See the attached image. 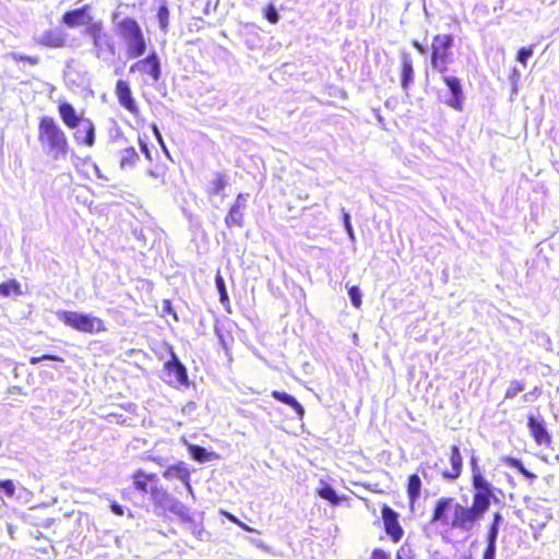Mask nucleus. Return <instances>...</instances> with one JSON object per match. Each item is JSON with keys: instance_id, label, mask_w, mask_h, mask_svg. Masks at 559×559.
I'll return each instance as SVG.
<instances>
[{"instance_id": "1", "label": "nucleus", "mask_w": 559, "mask_h": 559, "mask_svg": "<svg viewBox=\"0 0 559 559\" xmlns=\"http://www.w3.org/2000/svg\"><path fill=\"white\" fill-rule=\"evenodd\" d=\"M473 500L469 507L451 497H442L436 501L431 513V522L461 532L472 531L489 510L495 499L490 483L481 474L475 457L471 459Z\"/></svg>"}, {"instance_id": "2", "label": "nucleus", "mask_w": 559, "mask_h": 559, "mask_svg": "<svg viewBox=\"0 0 559 559\" xmlns=\"http://www.w3.org/2000/svg\"><path fill=\"white\" fill-rule=\"evenodd\" d=\"M37 139L41 148L53 159L66 157L70 151L66 132L51 116L38 118Z\"/></svg>"}, {"instance_id": "3", "label": "nucleus", "mask_w": 559, "mask_h": 559, "mask_svg": "<svg viewBox=\"0 0 559 559\" xmlns=\"http://www.w3.org/2000/svg\"><path fill=\"white\" fill-rule=\"evenodd\" d=\"M116 34L122 44L127 59L134 60L146 52L147 39L134 17L126 16L117 22Z\"/></svg>"}, {"instance_id": "4", "label": "nucleus", "mask_w": 559, "mask_h": 559, "mask_svg": "<svg viewBox=\"0 0 559 559\" xmlns=\"http://www.w3.org/2000/svg\"><path fill=\"white\" fill-rule=\"evenodd\" d=\"M84 33L91 39L92 52L97 59L110 60L118 55L116 41L103 21L87 23Z\"/></svg>"}, {"instance_id": "5", "label": "nucleus", "mask_w": 559, "mask_h": 559, "mask_svg": "<svg viewBox=\"0 0 559 559\" xmlns=\"http://www.w3.org/2000/svg\"><path fill=\"white\" fill-rule=\"evenodd\" d=\"M132 481L134 490L150 496L156 506L163 507L169 501V495L160 484L156 473H146L141 468L136 469L132 474Z\"/></svg>"}, {"instance_id": "6", "label": "nucleus", "mask_w": 559, "mask_h": 559, "mask_svg": "<svg viewBox=\"0 0 559 559\" xmlns=\"http://www.w3.org/2000/svg\"><path fill=\"white\" fill-rule=\"evenodd\" d=\"M453 45L454 36L452 34H437L432 37L429 62L435 71L441 74L449 71V66L452 63L451 49Z\"/></svg>"}, {"instance_id": "7", "label": "nucleus", "mask_w": 559, "mask_h": 559, "mask_svg": "<svg viewBox=\"0 0 559 559\" xmlns=\"http://www.w3.org/2000/svg\"><path fill=\"white\" fill-rule=\"evenodd\" d=\"M58 318L64 325L81 333L97 334L107 331L105 322L91 313L60 311Z\"/></svg>"}, {"instance_id": "8", "label": "nucleus", "mask_w": 559, "mask_h": 559, "mask_svg": "<svg viewBox=\"0 0 559 559\" xmlns=\"http://www.w3.org/2000/svg\"><path fill=\"white\" fill-rule=\"evenodd\" d=\"M114 94L119 106L134 119L135 127L143 128L146 124V119L142 114L140 103L138 102L130 83L127 80H117Z\"/></svg>"}, {"instance_id": "9", "label": "nucleus", "mask_w": 559, "mask_h": 559, "mask_svg": "<svg viewBox=\"0 0 559 559\" xmlns=\"http://www.w3.org/2000/svg\"><path fill=\"white\" fill-rule=\"evenodd\" d=\"M129 72H139L142 75H147L153 82H158L162 78V67L157 52L152 50L144 58L133 62Z\"/></svg>"}, {"instance_id": "10", "label": "nucleus", "mask_w": 559, "mask_h": 559, "mask_svg": "<svg viewBox=\"0 0 559 559\" xmlns=\"http://www.w3.org/2000/svg\"><path fill=\"white\" fill-rule=\"evenodd\" d=\"M381 516L384 532L389 536L390 540L394 544L401 542L404 536V530L400 523V514L390 506L383 504L381 507Z\"/></svg>"}, {"instance_id": "11", "label": "nucleus", "mask_w": 559, "mask_h": 559, "mask_svg": "<svg viewBox=\"0 0 559 559\" xmlns=\"http://www.w3.org/2000/svg\"><path fill=\"white\" fill-rule=\"evenodd\" d=\"M442 82L449 88V92L451 94L450 98L447 99L445 104L455 111L462 112L464 109L465 96L461 80L453 75H443Z\"/></svg>"}, {"instance_id": "12", "label": "nucleus", "mask_w": 559, "mask_h": 559, "mask_svg": "<svg viewBox=\"0 0 559 559\" xmlns=\"http://www.w3.org/2000/svg\"><path fill=\"white\" fill-rule=\"evenodd\" d=\"M248 198L249 194L242 192L236 195L234 204L229 207L225 216V224L228 228L243 226V210L246 209Z\"/></svg>"}, {"instance_id": "13", "label": "nucleus", "mask_w": 559, "mask_h": 559, "mask_svg": "<svg viewBox=\"0 0 559 559\" xmlns=\"http://www.w3.org/2000/svg\"><path fill=\"white\" fill-rule=\"evenodd\" d=\"M527 427L531 437L538 447H544L546 449L551 447L552 438L543 420H537L533 415H528Z\"/></svg>"}, {"instance_id": "14", "label": "nucleus", "mask_w": 559, "mask_h": 559, "mask_svg": "<svg viewBox=\"0 0 559 559\" xmlns=\"http://www.w3.org/2000/svg\"><path fill=\"white\" fill-rule=\"evenodd\" d=\"M57 109L62 123L69 130L76 129L80 127L81 121H85L86 117H84L83 114L78 112L74 106L67 100L58 102Z\"/></svg>"}, {"instance_id": "15", "label": "nucleus", "mask_w": 559, "mask_h": 559, "mask_svg": "<svg viewBox=\"0 0 559 559\" xmlns=\"http://www.w3.org/2000/svg\"><path fill=\"white\" fill-rule=\"evenodd\" d=\"M449 463L450 466L445 467L441 472V476L445 480L454 481L462 475L463 472V456L461 454L459 445H451L449 453Z\"/></svg>"}, {"instance_id": "16", "label": "nucleus", "mask_w": 559, "mask_h": 559, "mask_svg": "<svg viewBox=\"0 0 559 559\" xmlns=\"http://www.w3.org/2000/svg\"><path fill=\"white\" fill-rule=\"evenodd\" d=\"M90 5L85 4L81 8L69 10L63 13L61 17V22L68 27L74 28L78 26L85 25L87 27V23H93L92 17L88 15Z\"/></svg>"}, {"instance_id": "17", "label": "nucleus", "mask_w": 559, "mask_h": 559, "mask_svg": "<svg viewBox=\"0 0 559 559\" xmlns=\"http://www.w3.org/2000/svg\"><path fill=\"white\" fill-rule=\"evenodd\" d=\"M38 44L47 48H63L68 44V34L59 28H50L43 33Z\"/></svg>"}, {"instance_id": "18", "label": "nucleus", "mask_w": 559, "mask_h": 559, "mask_svg": "<svg viewBox=\"0 0 559 559\" xmlns=\"http://www.w3.org/2000/svg\"><path fill=\"white\" fill-rule=\"evenodd\" d=\"M73 138L78 144L92 147L95 144V124L90 118L81 121L80 127L74 129Z\"/></svg>"}, {"instance_id": "19", "label": "nucleus", "mask_w": 559, "mask_h": 559, "mask_svg": "<svg viewBox=\"0 0 559 559\" xmlns=\"http://www.w3.org/2000/svg\"><path fill=\"white\" fill-rule=\"evenodd\" d=\"M164 370L179 384L188 383L186 367L179 361L175 352H170V359L164 364Z\"/></svg>"}, {"instance_id": "20", "label": "nucleus", "mask_w": 559, "mask_h": 559, "mask_svg": "<svg viewBox=\"0 0 559 559\" xmlns=\"http://www.w3.org/2000/svg\"><path fill=\"white\" fill-rule=\"evenodd\" d=\"M400 74L401 85L404 91H407L409 85L414 82L413 58L408 52L401 55Z\"/></svg>"}, {"instance_id": "21", "label": "nucleus", "mask_w": 559, "mask_h": 559, "mask_svg": "<svg viewBox=\"0 0 559 559\" xmlns=\"http://www.w3.org/2000/svg\"><path fill=\"white\" fill-rule=\"evenodd\" d=\"M406 492L409 506L413 508L421 493V479L418 474H411L407 477Z\"/></svg>"}, {"instance_id": "22", "label": "nucleus", "mask_w": 559, "mask_h": 559, "mask_svg": "<svg viewBox=\"0 0 559 559\" xmlns=\"http://www.w3.org/2000/svg\"><path fill=\"white\" fill-rule=\"evenodd\" d=\"M163 476L166 479H171L176 477L188 486L190 484V471L187 468L183 462L168 466L164 471Z\"/></svg>"}, {"instance_id": "23", "label": "nucleus", "mask_w": 559, "mask_h": 559, "mask_svg": "<svg viewBox=\"0 0 559 559\" xmlns=\"http://www.w3.org/2000/svg\"><path fill=\"white\" fill-rule=\"evenodd\" d=\"M271 396L278 402H282L288 406H290L299 418H302L305 415L304 406L292 395L286 392L274 390L271 392Z\"/></svg>"}, {"instance_id": "24", "label": "nucleus", "mask_w": 559, "mask_h": 559, "mask_svg": "<svg viewBox=\"0 0 559 559\" xmlns=\"http://www.w3.org/2000/svg\"><path fill=\"white\" fill-rule=\"evenodd\" d=\"M227 185L228 180L226 175H224L223 173H216L211 181L210 187L206 190L207 195L217 197L223 194Z\"/></svg>"}, {"instance_id": "25", "label": "nucleus", "mask_w": 559, "mask_h": 559, "mask_svg": "<svg viewBox=\"0 0 559 559\" xmlns=\"http://www.w3.org/2000/svg\"><path fill=\"white\" fill-rule=\"evenodd\" d=\"M23 295L22 286L19 281L11 278L4 283L0 284V297H17Z\"/></svg>"}, {"instance_id": "26", "label": "nucleus", "mask_w": 559, "mask_h": 559, "mask_svg": "<svg viewBox=\"0 0 559 559\" xmlns=\"http://www.w3.org/2000/svg\"><path fill=\"white\" fill-rule=\"evenodd\" d=\"M317 493L332 506H338L342 501L348 500L346 496H338L334 488L328 484L318 489Z\"/></svg>"}, {"instance_id": "27", "label": "nucleus", "mask_w": 559, "mask_h": 559, "mask_svg": "<svg viewBox=\"0 0 559 559\" xmlns=\"http://www.w3.org/2000/svg\"><path fill=\"white\" fill-rule=\"evenodd\" d=\"M139 158V154L134 147H126L120 152V167L122 169L132 168L138 163Z\"/></svg>"}, {"instance_id": "28", "label": "nucleus", "mask_w": 559, "mask_h": 559, "mask_svg": "<svg viewBox=\"0 0 559 559\" xmlns=\"http://www.w3.org/2000/svg\"><path fill=\"white\" fill-rule=\"evenodd\" d=\"M503 463L509 467L515 468L527 480L533 481L536 479V475L527 471L520 459L507 456L503 459Z\"/></svg>"}, {"instance_id": "29", "label": "nucleus", "mask_w": 559, "mask_h": 559, "mask_svg": "<svg viewBox=\"0 0 559 559\" xmlns=\"http://www.w3.org/2000/svg\"><path fill=\"white\" fill-rule=\"evenodd\" d=\"M169 9L167 7L166 1H160L157 12H156V19L159 24L160 29L165 33L168 29L169 25Z\"/></svg>"}, {"instance_id": "30", "label": "nucleus", "mask_w": 559, "mask_h": 559, "mask_svg": "<svg viewBox=\"0 0 559 559\" xmlns=\"http://www.w3.org/2000/svg\"><path fill=\"white\" fill-rule=\"evenodd\" d=\"M188 450L192 459L200 463H204L211 460L212 454L209 453L206 449L201 445L190 444Z\"/></svg>"}, {"instance_id": "31", "label": "nucleus", "mask_w": 559, "mask_h": 559, "mask_svg": "<svg viewBox=\"0 0 559 559\" xmlns=\"http://www.w3.org/2000/svg\"><path fill=\"white\" fill-rule=\"evenodd\" d=\"M524 383L520 380L510 381L509 386L504 391V399L513 400L519 393H521L524 390Z\"/></svg>"}, {"instance_id": "32", "label": "nucleus", "mask_w": 559, "mask_h": 559, "mask_svg": "<svg viewBox=\"0 0 559 559\" xmlns=\"http://www.w3.org/2000/svg\"><path fill=\"white\" fill-rule=\"evenodd\" d=\"M2 493L8 498H12L15 495V485L13 480H0V500L3 502Z\"/></svg>"}, {"instance_id": "33", "label": "nucleus", "mask_w": 559, "mask_h": 559, "mask_svg": "<svg viewBox=\"0 0 559 559\" xmlns=\"http://www.w3.org/2000/svg\"><path fill=\"white\" fill-rule=\"evenodd\" d=\"M533 53H534V45H531L528 47H522L518 51L516 60L525 67L527 63V60L533 56Z\"/></svg>"}, {"instance_id": "34", "label": "nucleus", "mask_w": 559, "mask_h": 559, "mask_svg": "<svg viewBox=\"0 0 559 559\" xmlns=\"http://www.w3.org/2000/svg\"><path fill=\"white\" fill-rule=\"evenodd\" d=\"M348 296L352 300V304L355 308H360L362 300H361V294L358 286L353 285L348 287Z\"/></svg>"}, {"instance_id": "35", "label": "nucleus", "mask_w": 559, "mask_h": 559, "mask_svg": "<svg viewBox=\"0 0 559 559\" xmlns=\"http://www.w3.org/2000/svg\"><path fill=\"white\" fill-rule=\"evenodd\" d=\"M215 284H216V287L219 292V299L222 302H227L228 301V295H227V290H226V287H225V282H224V278L223 276L217 273L216 276H215Z\"/></svg>"}, {"instance_id": "36", "label": "nucleus", "mask_w": 559, "mask_h": 559, "mask_svg": "<svg viewBox=\"0 0 559 559\" xmlns=\"http://www.w3.org/2000/svg\"><path fill=\"white\" fill-rule=\"evenodd\" d=\"M221 514H223L226 519H228L230 522H233L234 524H236L237 526H239L241 530H243L245 532H249V533H252L254 532V530L252 527H250L249 525H247L246 523H243L242 521H240L237 516H235L234 514H231L230 512H227V511H221Z\"/></svg>"}, {"instance_id": "37", "label": "nucleus", "mask_w": 559, "mask_h": 559, "mask_svg": "<svg viewBox=\"0 0 559 559\" xmlns=\"http://www.w3.org/2000/svg\"><path fill=\"white\" fill-rule=\"evenodd\" d=\"M11 58L15 62H24L32 66H36L39 62V58L37 56H25V55H19V53H12Z\"/></svg>"}, {"instance_id": "38", "label": "nucleus", "mask_w": 559, "mask_h": 559, "mask_svg": "<svg viewBox=\"0 0 559 559\" xmlns=\"http://www.w3.org/2000/svg\"><path fill=\"white\" fill-rule=\"evenodd\" d=\"M264 17L272 24H276L280 20V15L273 4L266 5L264 9Z\"/></svg>"}, {"instance_id": "39", "label": "nucleus", "mask_w": 559, "mask_h": 559, "mask_svg": "<svg viewBox=\"0 0 559 559\" xmlns=\"http://www.w3.org/2000/svg\"><path fill=\"white\" fill-rule=\"evenodd\" d=\"M43 360H53V361H59V362H63L64 359L58 355H52V354H45L43 356H39V357H31L29 358V364L31 365H37L38 362L43 361Z\"/></svg>"}, {"instance_id": "40", "label": "nucleus", "mask_w": 559, "mask_h": 559, "mask_svg": "<svg viewBox=\"0 0 559 559\" xmlns=\"http://www.w3.org/2000/svg\"><path fill=\"white\" fill-rule=\"evenodd\" d=\"M498 534L499 527L488 525L486 535L487 546H496Z\"/></svg>"}, {"instance_id": "41", "label": "nucleus", "mask_w": 559, "mask_h": 559, "mask_svg": "<svg viewBox=\"0 0 559 559\" xmlns=\"http://www.w3.org/2000/svg\"><path fill=\"white\" fill-rule=\"evenodd\" d=\"M162 312L164 316H171L176 321L178 320L177 313L173 308V304L170 299H164L162 302Z\"/></svg>"}, {"instance_id": "42", "label": "nucleus", "mask_w": 559, "mask_h": 559, "mask_svg": "<svg viewBox=\"0 0 559 559\" xmlns=\"http://www.w3.org/2000/svg\"><path fill=\"white\" fill-rule=\"evenodd\" d=\"M368 559H390V554L378 547L372 549Z\"/></svg>"}, {"instance_id": "43", "label": "nucleus", "mask_w": 559, "mask_h": 559, "mask_svg": "<svg viewBox=\"0 0 559 559\" xmlns=\"http://www.w3.org/2000/svg\"><path fill=\"white\" fill-rule=\"evenodd\" d=\"M411 552V547L408 545H402L395 555V559H409L408 554Z\"/></svg>"}, {"instance_id": "44", "label": "nucleus", "mask_w": 559, "mask_h": 559, "mask_svg": "<svg viewBox=\"0 0 559 559\" xmlns=\"http://www.w3.org/2000/svg\"><path fill=\"white\" fill-rule=\"evenodd\" d=\"M543 391L539 386H534L528 393L523 395V401L527 402L530 401V396H534L535 399L539 397L542 395Z\"/></svg>"}, {"instance_id": "45", "label": "nucleus", "mask_w": 559, "mask_h": 559, "mask_svg": "<svg viewBox=\"0 0 559 559\" xmlns=\"http://www.w3.org/2000/svg\"><path fill=\"white\" fill-rule=\"evenodd\" d=\"M481 559H496V546L486 545Z\"/></svg>"}, {"instance_id": "46", "label": "nucleus", "mask_w": 559, "mask_h": 559, "mask_svg": "<svg viewBox=\"0 0 559 559\" xmlns=\"http://www.w3.org/2000/svg\"><path fill=\"white\" fill-rule=\"evenodd\" d=\"M502 519H503V518H502L501 513H499V512H495V513L492 514L491 522H490V524H489V525H491V526H496V527H499V526H500V523L502 522Z\"/></svg>"}, {"instance_id": "47", "label": "nucleus", "mask_w": 559, "mask_h": 559, "mask_svg": "<svg viewBox=\"0 0 559 559\" xmlns=\"http://www.w3.org/2000/svg\"><path fill=\"white\" fill-rule=\"evenodd\" d=\"M343 221H344V224H345V227H346L348 234L350 236H353V227H352V224H350V217H349L348 213H344Z\"/></svg>"}, {"instance_id": "48", "label": "nucleus", "mask_w": 559, "mask_h": 559, "mask_svg": "<svg viewBox=\"0 0 559 559\" xmlns=\"http://www.w3.org/2000/svg\"><path fill=\"white\" fill-rule=\"evenodd\" d=\"M412 45L413 47L419 52V53H425L426 52V48L424 47L423 44H420L419 41L417 40H413L412 41Z\"/></svg>"}, {"instance_id": "49", "label": "nucleus", "mask_w": 559, "mask_h": 559, "mask_svg": "<svg viewBox=\"0 0 559 559\" xmlns=\"http://www.w3.org/2000/svg\"><path fill=\"white\" fill-rule=\"evenodd\" d=\"M140 142V146H141V151L145 154V156L151 159V156H150V151L147 148V145L143 142V141H139Z\"/></svg>"}, {"instance_id": "50", "label": "nucleus", "mask_w": 559, "mask_h": 559, "mask_svg": "<svg viewBox=\"0 0 559 559\" xmlns=\"http://www.w3.org/2000/svg\"><path fill=\"white\" fill-rule=\"evenodd\" d=\"M111 510L117 514V515H122L123 514V511H122V508L118 504H112L111 506Z\"/></svg>"}, {"instance_id": "51", "label": "nucleus", "mask_w": 559, "mask_h": 559, "mask_svg": "<svg viewBox=\"0 0 559 559\" xmlns=\"http://www.w3.org/2000/svg\"><path fill=\"white\" fill-rule=\"evenodd\" d=\"M428 467L427 463L425 464H420L419 467H418V471L421 473V475L427 478V473H426V468Z\"/></svg>"}, {"instance_id": "52", "label": "nucleus", "mask_w": 559, "mask_h": 559, "mask_svg": "<svg viewBox=\"0 0 559 559\" xmlns=\"http://www.w3.org/2000/svg\"><path fill=\"white\" fill-rule=\"evenodd\" d=\"M151 128H152V130H153L154 134L157 136V139H158L159 141H162V135H160V133H159V131H158L157 126L153 123V124H151Z\"/></svg>"}, {"instance_id": "53", "label": "nucleus", "mask_w": 559, "mask_h": 559, "mask_svg": "<svg viewBox=\"0 0 559 559\" xmlns=\"http://www.w3.org/2000/svg\"><path fill=\"white\" fill-rule=\"evenodd\" d=\"M461 559H473L471 555H463Z\"/></svg>"}]
</instances>
